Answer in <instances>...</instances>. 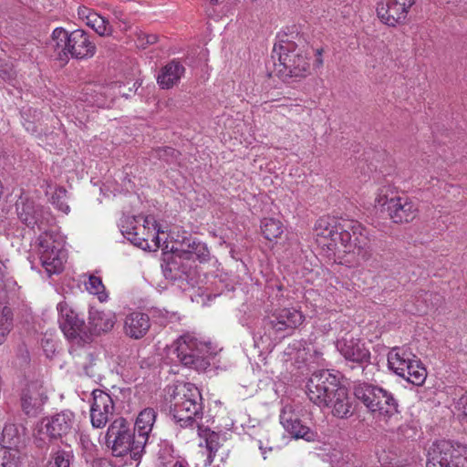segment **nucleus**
<instances>
[{"label":"nucleus","instance_id":"obj_27","mask_svg":"<svg viewBox=\"0 0 467 467\" xmlns=\"http://www.w3.org/2000/svg\"><path fill=\"white\" fill-rule=\"evenodd\" d=\"M78 16L98 35L106 36L112 34V26L109 22L92 9L87 6H78Z\"/></svg>","mask_w":467,"mask_h":467},{"label":"nucleus","instance_id":"obj_50","mask_svg":"<svg viewBox=\"0 0 467 467\" xmlns=\"http://www.w3.org/2000/svg\"><path fill=\"white\" fill-rule=\"evenodd\" d=\"M340 2H344L345 0H339Z\"/></svg>","mask_w":467,"mask_h":467},{"label":"nucleus","instance_id":"obj_28","mask_svg":"<svg viewBox=\"0 0 467 467\" xmlns=\"http://www.w3.org/2000/svg\"><path fill=\"white\" fill-rule=\"evenodd\" d=\"M150 327L149 316L141 312H132L124 320V332L131 338L143 337Z\"/></svg>","mask_w":467,"mask_h":467},{"label":"nucleus","instance_id":"obj_14","mask_svg":"<svg viewBox=\"0 0 467 467\" xmlns=\"http://www.w3.org/2000/svg\"><path fill=\"white\" fill-rule=\"evenodd\" d=\"M336 348L341 356L349 362L357 364L362 371L369 363L370 352L359 338L347 333L336 342Z\"/></svg>","mask_w":467,"mask_h":467},{"label":"nucleus","instance_id":"obj_46","mask_svg":"<svg viewBox=\"0 0 467 467\" xmlns=\"http://www.w3.org/2000/svg\"><path fill=\"white\" fill-rule=\"evenodd\" d=\"M26 130L28 131V132H31L32 134H35L37 132L36 130V128L35 126L34 123L30 122V121H27L26 123L24 124Z\"/></svg>","mask_w":467,"mask_h":467},{"label":"nucleus","instance_id":"obj_44","mask_svg":"<svg viewBox=\"0 0 467 467\" xmlns=\"http://www.w3.org/2000/svg\"><path fill=\"white\" fill-rule=\"evenodd\" d=\"M0 76L6 80H12L16 77V72L11 68L10 70L2 69Z\"/></svg>","mask_w":467,"mask_h":467},{"label":"nucleus","instance_id":"obj_26","mask_svg":"<svg viewBox=\"0 0 467 467\" xmlns=\"http://www.w3.org/2000/svg\"><path fill=\"white\" fill-rule=\"evenodd\" d=\"M156 411L151 408L144 409L137 417L133 429L137 432V448H145L150 433L156 420Z\"/></svg>","mask_w":467,"mask_h":467},{"label":"nucleus","instance_id":"obj_30","mask_svg":"<svg viewBox=\"0 0 467 467\" xmlns=\"http://www.w3.org/2000/svg\"><path fill=\"white\" fill-rule=\"evenodd\" d=\"M416 356L405 347H395L388 354L389 368L398 376H404L408 368Z\"/></svg>","mask_w":467,"mask_h":467},{"label":"nucleus","instance_id":"obj_6","mask_svg":"<svg viewBox=\"0 0 467 467\" xmlns=\"http://www.w3.org/2000/svg\"><path fill=\"white\" fill-rule=\"evenodd\" d=\"M276 75L287 80L290 78H302L309 71V62L302 55L297 45L291 41H283L275 45L272 52Z\"/></svg>","mask_w":467,"mask_h":467},{"label":"nucleus","instance_id":"obj_7","mask_svg":"<svg viewBox=\"0 0 467 467\" xmlns=\"http://www.w3.org/2000/svg\"><path fill=\"white\" fill-rule=\"evenodd\" d=\"M376 202L394 223H410L419 213L418 203L407 195H399L390 185L379 190Z\"/></svg>","mask_w":467,"mask_h":467},{"label":"nucleus","instance_id":"obj_25","mask_svg":"<svg viewBox=\"0 0 467 467\" xmlns=\"http://www.w3.org/2000/svg\"><path fill=\"white\" fill-rule=\"evenodd\" d=\"M175 250L186 260L195 258L201 263H204L210 259V251L206 244L192 236L184 237L180 247H176Z\"/></svg>","mask_w":467,"mask_h":467},{"label":"nucleus","instance_id":"obj_43","mask_svg":"<svg viewBox=\"0 0 467 467\" xmlns=\"http://www.w3.org/2000/svg\"><path fill=\"white\" fill-rule=\"evenodd\" d=\"M42 347L46 352L54 353L55 352V347L51 340L49 339H43L42 340Z\"/></svg>","mask_w":467,"mask_h":467},{"label":"nucleus","instance_id":"obj_23","mask_svg":"<svg viewBox=\"0 0 467 467\" xmlns=\"http://www.w3.org/2000/svg\"><path fill=\"white\" fill-rule=\"evenodd\" d=\"M184 260L186 259L174 250L171 258L161 265L165 278L171 281H187L192 275V266Z\"/></svg>","mask_w":467,"mask_h":467},{"label":"nucleus","instance_id":"obj_9","mask_svg":"<svg viewBox=\"0 0 467 467\" xmlns=\"http://www.w3.org/2000/svg\"><path fill=\"white\" fill-rule=\"evenodd\" d=\"M38 254L41 265L49 276L63 271L67 256L64 240L58 234L45 230L38 237Z\"/></svg>","mask_w":467,"mask_h":467},{"label":"nucleus","instance_id":"obj_39","mask_svg":"<svg viewBox=\"0 0 467 467\" xmlns=\"http://www.w3.org/2000/svg\"><path fill=\"white\" fill-rule=\"evenodd\" d=\"M113 16L115 20L119 23V27L121 31H127L130 28L131 22L130 21L128 16L124 14V12L120 9H115L113 11Z\"/></svg>","mask_w":467,"mask_h":467},{"label":"nucleus","instance_id":"obj_36","mask_svg":"<svg viewBox=\"0 0 467 467\" xmlns=\"http://www.w3.org/2000/svg\"><path fill=\"white\" fill-rule=\"evenodd\" d=\"M51 203L59 211L67 214L70 211L69 205L67 202V190L58 186L55 189L51 196Z\"/></svg>","mask_w":467,"mask_h":467},{"label":"nucleus","instance_id":"obj_10","mask_svg":"<svg viewBox=\"0 0 467 467\" xmlns=\"http://www.w3.org/2000/svg\"><path fill=\"white\" fill-rule=\"evenodd\" d=\"M427 467H467V446L434 441L428 450Z\"/></svg>","mask_w":467,"mask_h":467},{"label":"nucleus","instance_id":"obj_19","mask_svg":"<svg viewBox=\"0 0 467 467\" xmlns=\"http://www.w3.org/2000/svg\"><path fill=\"white\" fill-rule=\"evenodd\" d=\"M75 414L71 410H66L43 420L41 422V431H45L52 439H57L75 431Z\"/></svg>","mask_w":467,"mask_h":467},{"label":"nucleus","instance_id":"obj_17","mask_svg":"<svg viewBox=\"0 0 467 467\" xmlns=\"http://www.w3.org/2000/svg\"><path fill=\"white\" fill-rule=\"evenodd\" d=\"M415 0H385L378 4L377 14L384 24L395 26L402 23Z\"/></svg>","mask_w":467,"mask_h":467},{"label":"nucleus","instance_id":"obj_15","mask_svg":"<svg viewBox=\"0 0 467 467\" xmlns=\"http://www.w3.org/2000/svg\"><path fill=\"white\" fill-rule=\"evenodd\" d=\"M23 441V436L18 426L6 423L1 436V445L5 449L1 467H16L19 462L18 447Z\"/></svg>","mask_w":467,"mask_h":467},{"label":"nucleus","instance_id":"obj_5","mask_svg":"<svg viewBox=\"0 0 467 467\" xmlns=\"http://www.w3.org/2000/svg\"><path fill=\"white\" fill-rule=\"evenodd\" d=\"M52 46L57 49L60 59L67 55L76 59H88L97 51L93 36L82 29L67 32L57 27L52 33Z\"/></svg>","mask_w":467,"mask_h":467},{"label":"nucleus","instance_id":"obj_24","mask_svg":"<svg viewBox=\"0 0 467 467\" xmlns=\"http://www.w3.org/2000/svg\"><path fill=\"white\" fill-rule=\"evenodd\" d=\"M198 435L205 442V446L209 451L207 459L204 462V466H210L214 459L219 458L220 461H223L224 456L227 452L222 451V437L219 433L211 431L208 427L197 424Z\"/></svg>","mask_w":467,"mask_h":467},{"label":"nucleus","instance_id":"obj_1","mask_svg":"<svg viewBox=\"0 0 467 467\" xmlns=\"http://www.w3.org/2000/svg\"><path fill=\"white\" fill-rule=\"evenodd\" d=\"M314 231L317 238L329 240L323 244L328 248L340 244L346 251L357 250L363 260L372 255L368 231L358 221L323 216L316 222Z\"/></svg>","mask_w":467,"mask_h":467},{"label":"nucleus","instance_id":"obj_3","mask_svg":"<svg viewBox=\"0 0 467 467\" xmlns=\"http://www.w3.org/2000/svg\"><path fill=\"white\" fill-rule=\"evenodd\" d=\"M165 393V399L170 402V412L181 427H193L202 418V397L194 384L178 381L167 386Z\"/></svg>","mask_w":467,"mask_h":467},{"label":"nucleus","instance_id":"obj_37","mask_svg":"<svg viewBox=\"0 0 467 467\" xmlns=\"http://www.w3.org/2000/svg\"><path fill=\"white\" fill-rule=\"evenodd\" d=\"M87 290L94 295H98L100 301H103L107 296L104 293L105 286L100 277L91 275L88 282L86 284Z\"/></svg>","mask_w":467,"mask_h":467},{"label":"nucleus","instance_id":"obj_22","mask_svg":"<svg viewBox=\"0 0 467 467\" xmlns=\"http://www.w3.org/2000/svg\"><path fill=\"white\" fill-rule=\"evenodd\" d=\"M126 225H121V233L132 244L141 249L149 247V238H158L156 233L151 234L147 227L150 223L154 225L153 219L146 217L143 225H137L136 218L126 219Z\"/></svg>","mask_w":467,"mask_h":467},{"label":"nucleus","instance_id":"obj_12","mask_svg":"<svg viewBox=\"0 0 467 467\" xmlns=\"http://www.w3.org/2000/svg\"><path fill=\"white\" fill-rule=\"evenodd\" d=\"M341 387L336 375L323 369L312 374L306 385V393L314 404L320 408H327L330 399Z\"/></svg>","mask_w":467,"mask_h":467},{"label":"nucleus","instance_id":"obj_13","mask_svg":"<svg viewBox=\"0 0 467 467\" xmlns=\"http://www.w3.org/2000/svg\"><path fill=\"white\" fill-rule=\"evenodd\" d=\"M16 213L18 219L27 227L38 230H45L47 226L54 222V218L48 209L36 204L34 201L21 196L16 203Z\"/></svg>","mask_w":467,"mask_h":467},{"label":"nucleus","instance_id":"obj_2","mask_svg":"<svg viewBox=\"0 0 467 467\" xmlns=\"http://www.w3.org/2000/svg\"><path fill=\"white\" fill-rule=\"evenodd\" d=\"M304 321L305 316L296 307L275 309L256 327L253 334L254 348L261 351L271 349L275 341L291 335Z\"/></svg>","mask_w":467,"mask_h":467},{"label":"nucleus","instance_id":"obj_16","mask_svg":"<svg viewBox=\"0 0 467 467\" xmlns=\"http://www.w3.org/2000/svg\"><path fill=\"white\" fill-rule=\"evenodd\" d=\"M114 410V401L109 394L100 389L92 391L90 420L94 428H104L113 416Z\"/></svg>","mask_w":467,"mask_h":467},{"label":"nucleus","instance_id":"obj_38","mask_svg":"<svg viewBox=\"0 0 467 467\" xmlns=\"http://www.w3.org/2000/svg\"><path fill=\"white\" fill-rule=\"evenodd\" d=\"M179 155V151L171 147H163L154 150V156L167 163H171L177 161Z\"/></svg>","mask_w":467,"mask_h":467},{"label":"nucleus","instance_id":"obj_32","mask_svg":"<svg viewBox=\"0 0 467 467\" xmlns=\"http://www.w3.org/2000/svg\"><path fill=\"white\" fill-rule=\"evenodd\" d=\"M88 323L95 332H108L116 322L115 314L110 311H99L91 308L89 310Z\"/></svg>","mask_w":467,"mask_h":467},{"label":"nucleus","instance_id":"obj_49","mask_svg":"<svg viewBox=\"0 0 467 467\" xmlns=\"http://www.w3.org/2000/svg\"><path fill=\"white\" fill-rule=\"evenodd\" d=\"M85 371H86V374H88V376H90V377H94L93 372H92V371H91V372H89V368L86 367V368H85Z\"/></svg>","mask_w":467,"mask_h":467},{"label":"nucleus","instance_id":"obj_29","mask_svg":"<svg viewBox=\"0 0 467 467\" xmlns=\"http://www.w3.org/2000/svg\"><path fill=\"white\" fill-rule=\"evenodd\" d=\"M184 73V66L180 61L172 59L161 68L157 83L161 88L170 89L179 83Z\"/></svg>","mask_w":467,"mask_h":467},{"label":"nucleus","instance_id":"obj_42","mask_svg":"<svg viewBox=\"0 0 467 467\" xmlns=\"http://www.w3.org/2000/svg\"><path fill=\"white\" fill-rule=\"evenodd\" d=\"M399 430L406 438H411L415 435L414 429L410 428L409 425H401Z\"/></svg>","mask_w":467,"mask_h":467},{"label":"nucleus","instance_id":"obj_45","mask_svg":"<svg viewBox=\"0 0 467 467\" xmlns=\"http://www.w3.org/2000/svg\"><path fill=\"white\" fill-rule=\"evenodd\" d=\"M171 467H190L188 462L184 459L176 460Z\"/></svg>","mask_w":467,"mask_h":467},{"label":"nucleus","instance_id":"obj_8","mask_svg":"<svg viewBox=\"0 0 467 467\" xmlns=\"http://www.w3.org/2000/svg\"><path fill=\"white\" fill-rule=\"evenodd\" d=\"M136 441L137 432L124 418H117L108 428L106 442L116 457L130 453L132 460L140 461L145 448H137Z\"/></svg>","mask_w":467,"mask_h":467},{"label":"nucleus","instance_id":"obj_11","mask_svg":"<svg viewBox=\"0 0 467 467\" xmlns=\"http://www.w3.org/2000/svg\"><path fill=\"white\" fill-rule=\"evenodd\" d=\"M175 352L185 367L205 370L211 364L208 347L192 336L181 337L177 341Z\"/></svg>","mask_w":467,"mask_h":467},{"label":"nucleus","instance_id":"obj_40","mask_svg":"<svg viewBox=\"0 0 467 467\" xmlns=\"http://www.w3.org/2000/svg\"><path fill=\"white\" fill-rule=\"evenodd\" d=\"M457 408L462 410L465 417H467V392H465L457 401Z\"/></svg>","mask_w":467,"mask_h":467},{"label":"nucleus","instance_id":"obj_20","mask_svg":"<svg viewBox=\"0 0 467 467\" xmlns=\"http://www.w3.org/2000/svg\"><path fill=\"white\" fill-rule=\"evenodd\" d=\"M47 400V396L42 382L31 381L22 390V410L28 416H36L41 411Z\"/></svg>","mask_w":467,"mask_h":467},{"label":"nucleus","instance_id":"obj_41","mask_svg":"<svg viewBox=\"0 0 467 467\" xmlns=\"http://www.w3.org/2000/svg\"><path fill=\"white\" fill-rule=\"evenodd\" d=\"M322 54H323V48H317L315 50L316 58L314 60V67H320L323 66Z\"/></svg>","mask_w":467,"mask_h":467},{"label":"nucleus","instance_id":"obj_47","mask_svg":"<svg viewBox=\"0 0 467 467\" xmlns=\"http://www.w3.org/2000/svg\"><path fill=\"white\" fill-rule=\"evenodd\" d=\"M157 38L158 37L155 35H147L146 36V43L150 44V45L154 44L157 42Z\"/></svg>","mask_w":467,"mask_h":467},{"label":"nucleus","instance_id":"obj_4","mask_svg":"<svg viewBox=\"0 0 467 467\" xmlns=\"http://www.w3.org/2000/svg\"><path fill=\"white\" fill-rule=\"evenodd\" d=\"M353 393L370 413L382 420L399 414V402L390 391L371 383L356 381Z\"/></svg>","mask_w":467,"mask_h":467},{"label":"nucleus","instance_id":"obj_48","mask_svg":"<svg viewBox=\"0 0 467 467\" xmlns=\"http://www.w3.org/2000/svg\"><path fill=\"white\" fill-rule=\"evenodd\" d=\"M120 88V85H119L117 82L112 83L109 88L112 89V88Z\"/></svg>","mask_w":467,"mask_h":467},{"label":"nucleus","instance_id":"obj_35","mask_svg":"<svg viewBox=\"0 0 467 467\" xmlns=\"http://www.w3.org/2000/svg\"><path fill=\"white\" fill-rule=\"evenodd\" d=\"M73 458L71 451L58 450L52 454L47 467H70Z\"/></svg>","mask_w":467,"mask_h":467},{"label":"nucleus","instance_id":"obj_21","mask_svg":"<svg viewBox=\"0 0 467 467\" xmlns=\"http://www.w3.org/2000/svg\"><path fill=\"white\" fill-rule=\"evenodd\" d=\"M280 423L284 429L295 439H304L311 441L315 440V432L304 425L298 413L292 406H285L280 413Z\"/></svg>","mask_w":467,"mask_h":467},{"label":"nucleus","instance_id":"obj_18","mask_svg":"<svg viewBox=\"0 0 467 467\" xmlns=\"http://www.w3.org/2000/svg\"><path fill=\"white\" fill-rule=\"evenodd\" d=\"M57 309L59 315V327L67 338L74 339L85 333L86 324L83 316H80L66 301L58 303Z\"/></svg>","mask_w":467,"mask_h":467},{"label":"nucleus","instance_id":"obj_31","mask_svg":"<svg viewBox=\"0 0 467 467\" xmlns=\"http://www.w3.org/2000/svg\"><path fill=\"white\" fill-rule=\"evenodd\" d=\"M332 408V413L337 418H348L352 414V402L348 397L346 388L341 387L336 395L330 399L329 406Z\"/></svg>","mask_w":467,"mask_h":467},{"label":"nucleus","instance_id":"obj_34","mask_svg":"<svg viewBox=\"0 0 467 467\" xmlns=\"http://www.w3.org/2000/svg\"><path fill=\"white\" fill-rule=\"evenodd\" d=\"M261 231L265 239L269 241L279 238L283 232V223L274 218H265L261 222Z\"/></svg>","mask_w":467,"mask_h":467},{"label":"nucleus","instance_id":"obj_33","mask_svg":"<svg viewBox=\"0 0 467 467\" xmlns=\"http://www.w3.org/2000/svg\"><path fill=\"white\" fill-rule=\"evenodd\" d=\"M405 374L400 377L416 386H421L427 378L426 368L417 358H414V361H411V364L408 365V368H405Z\"/></svg>","mask_w":467,"mask_h":467}]
</instances>
